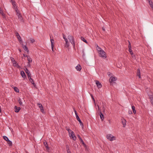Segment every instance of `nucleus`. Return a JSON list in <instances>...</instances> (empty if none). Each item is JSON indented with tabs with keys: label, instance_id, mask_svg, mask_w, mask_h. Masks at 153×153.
I'll list each match as a JSON object with an SVG mask.
<instances>
[{
	"label": "nucleus",
	"instance_id": "f257e3e1",
	"mask_svg": "<svg viewBox=\"0 0 153 153\" xmlns=\"http://www.w3.org/2000/svg\"><path fill=\"white\" fill-rule=\"evenodd\" d=\"M68 39L73 46L74 49L75 48V43L74 37L71 35H69L68 36Z\"/></svg>",
	"mask_w": 153,
	"mask_h": 153
},
{
	"label": "nucleus",
	"instance_id": "f03ea898",
	"mask_svg": "<svg viewBox=\"0 0 153 153\" xmlns=\"http://www.w3.org/2000/svg\"><path fill=\"white\" fill-rule=\"evenodd\" d=\"M99 56L102 57L104 59H105L106 58L107 56L105 52L103 50L99 52Z\"/></svg>",
	"mask_w": 153,
	"mask_h": 153
},
{
	"label": "nucleus",
	"instance_id": "7ed1b4c3",
	"mask_svg": "<svg viewBox=\"0 0 153 153\" xmlns=\"http://www.w3.org/2000/svg\"><path fill=\"white\" fill-rule=\"evenodd\" d=\"M106 138L109 140L112 141L115 140L116 138L111 134H108L106 135Z\"/></svg>",
	"mask_w": 153,
	"mask_h": 153
},
{
	"label": "nucleus",
	"instance_id": "20e7f679",
	"mask_svg": "<svg viewBox=\"0 0 153 153\" xmlns=\"http://www.w3.org/2000/svg\"><path fill=\"white\" fill-rule=\"evenodd\" d=\"M98 108V112H99V115L100 116V118L101 119L102 121H103L104 119V117L103 115V114L101 112V111L100 109V108L99 106L98 105H97Z\"/></svg>",
	"mask_w": 153,
	"mask_h": 153
},
{
	"label": "nucleus",
	"instance_id": "39448f33",
	"mask_svg": "<svg viewBox=\"0 0 153 153\" xmlns=\"http://www.w3.org/2000/svg\"><path fill=\"white\" fill-rule=\"evenodd\" d=\"M15 34L19 41L20 42L21 44H22L23 43V41L22 40L21 37L20 36L19 34L17 32H16L15 33Z\"/></svg>",
	"mask_w": 153,
	"mask_h": 153
},
{
	"label": "nucleus",
	"instance_id": "423d86ee",
	"mask_svg": "<svg viewBox=\"0 0 153 153\" xmlns=\"http://www.w3.org/2000/svg\"><path fill=\"white\" fill-rule=\"evenodd\" d=\"M117 79L116 77L111 76L110 77L109 81L110 83H114V82L117 80Z\"/></svg>",
	"mask_w": 153,
	"mask_h": 153
},
{
	"label": "nucleus",
	"instance_id": "0eeeda50",
	"mask_svg": "<svg viewBox=\"0 0 153 153\" xmlns=\"http://www.w3.org/2000/svg\"><path fill=\"white\" fill-rule=\"evenodd\" d=\"M18 17V19L21 22H24V21L21 14L19 13L16 14Z\"/></svg>",
	"mask_w": 153,
	"mask_h": 153
},
{
	"label": "nucleus",
	"instance_id": "6e6552de",
	"mask_svg": "<svg viewBox=\"0 0 153 153\" xmlns=\"http://www.w3.org/2000/svg\"><path fill=\"white\" fill-rule=\"evenodd\" d=\"M26 57L27 58V60L28 61L27 65L29 66H30V63L32 62V59L30 57V56L28 55L26 56Z\"/></svg>",
	"mask_w": 153,
	"mask_h": 153
},
{
	"label": "nucleus",
	"instance_id": "1a4fd4ad",
	"mask_svg": "<svg viewBox=\"0 0 153 153\" xmlns=\"http://www.w3.org/2000/svg\"><path fill=\"white\" fill-rule=\"evenodd\" d=\"M95 82L98 88H100L102 87V85L99 81L96 80L95 81Z\"/></svg>",
	"mask_w": 153,
	"mask_h": 153
},
{
	"label": "nucleus",
	"instance_id": "9d476101",
	"mask_svg": "<svg viewBox=\"0 0 153 153\" xmlns=\"http://www.w3.org/2000/svg\"><path fill=\"white\" fill-rule=\"evenodd\" d=\"M44 144L45 147L46 148V150L48 152H49L50 151V148L48 146V145L47 142L45 141L44 142Z\"/></svg>",
	"mask_w": 153,
	"mask_h": 153
},
{
	"label": "nucleus",
	"instance_id": "9b49d317",
	"mask_svg": "<svg viewBox=\"0 0 153 153\" xmlns=\"http://www.w3.org/2000/svg\"><path fill=\"white\" fill-rule=\"evenodd\" d=\"M21 44L22 45V47L23 48L24 50L25 51H26L28 53L29 50L28 49L27 47V46L26 45H23V43Z\"/></svg>",
	"mask_w": 153,
	"mask_h": 153
},
{
	"label": "nucleus",
	"instance_id": "f8f14e48",
	"mask_svg": "<svg viewBox=\"0 0 153 153\" xmlns=\"http://www.w3.org/2000/svg\"><path fill=\"white\" fill-rule=\"evenodd\" d=\"M29 80L31 83L34 85L35 86L36 85L34 82V81L33 79H32L31 77V76H30V77H28Z\"/></svg>",
	"mask_w": 153,
	"mask_h": 153
},
{
	"label": "nucleus",
	"instance_id": "ddd939ff",
	"mask_svg": "<svg viewBox=\"0 0 153 153\" xmlns=\"http://www.w3.org/2000/svg\"><path fill=\"white\" fill-rule=\"evenodd\" d=\"M25 70L26 73L28 76V77H30V76H31V74L30 73L29 71L26 68L25 69Z\"/></svg>",
	"mask_w": 153,
	"mask_h": 153
},
{
	"label": "nucleus",
	"instance_id": "4468645a",
	"mask_svg": "<svg viewBox=\"0 0 153 153\" xmlns=\"http://www.w3.org/2000/svg\"><path fill=\"white\" fill-rule=\"evenodd\" d=\"M72 133L71 134V135H69L70 137H71V136L72 137V138L74 140H76V137L75 136V135L74 134V132L73 131H72Z\"/></svg>",
	"mask_w": 153,
	"mask_h": 153
},
{
	"label": "nucleus",
	"instance_id": "2eb2a0df",
	"mask_svg": "<svg viewBox=\"0 0 153 153\" xmlns=\"http://www.w3.org/2000/svg\"><path fill=\"white\" fill-rule=\"evenodd\" d=\"M14 108L15 109V111L16 113L19 112L21 109L20 107H17L16 106H15Z\"/></svg>",
	"mask_w": 153,
	"mask_h": 153
},
{
	"label": "nucleus",
	"instance_id": "dca6fc26",
	"mask_svg": "<svg viewBox=\"0 0 153 153\" xmlns=\"http://www.w3.org/2000/svg\"><path fill=\"white\" fill-rule=\"evenodd\" d=\"M137 76H138L139 78H140V68H138L137 72Z\"/></svg>",
	"mask_w": 153,
	"mask_h": 153
},
{
	"label": "nucleus",
	"instance_id": "f3484780",
	"mask_svg": "<svg viewBox=\"0 0 153 153\" xmlns=\"http://www.w3.org/2000/svg\"><path fill=\"white\" fill-rule=\"evenodd\" d=\"M122 120V123L123 125V127H125L126 123V120L124 119H121Z\"/></svg>",
	"mask_w": 153,
	"mask_h": 153
},
{
	"label": "nucleus",
	"instance_id": "a211bd4d",
	"mask_svg": "<svg viewBox=\"0 0 153 153\" xmlns=\"http://www.w3.org/2000/svg\"><path fill=\"white\" fill-rule=\"evenodd\" d=\"M96 49L98 53L99 52H100L101 51L103 50L97 44L96 45Z\"/></svg>",
	"mask_w": 153,
	"mask_h": 153
},
{
	"label": "nucleus",
	"instance_id": "6ab92c4d",
	"mask_svg": "<svg viewBox=\"0 0 153 153\" xmlns=\"http://www.w3.org/2000/svg\"><path fill=\"white\" fill-rule=\"evenodd\" d=\"M77 71H80L81 69V67L80 65H78L76 68Z\"/></svg>",
	"mask_w": 153,
	"mask_h": 153
},
{
	"label": "nucleus",
	"instance_id": "aec40b11",
	"mask_svg": "<svg viewBox=\"0 0 153 153\" xmlns=\"http://www.w3.org/2000/svg\"><path fill=\"white\" fill-rule=\"evenodd\" d=\"M21 75L23 78H25L26 77L25 73L23 71H21Z\"/></svg>",
	"mask_w": 153,
	"mask_h": 153
},
{
	"label": "nucleus",
	"instance_id": "412c9836",
	"mask_svg": "<svg viewBox=\"0 0 153 153\" xmlns=\"http://www.w3.org/2000/svg\"><path fill=\"white\" fill-rule=\"evenodd\" d=\"M66 147L67 152V153H71V152L70 150V149L69 148V146L68 145H66Z\"/></svg>",
	"mask_w": 153,
	"mask_h": 153
},
{
	"label": "nucleus",
	"instance_id": "4be33fe9",
	"mask_svg": "<svg viewBox=\"0 0 153 153\" xmlns=\"http://www.w3.org/2000/svg\"><path fill=\"white\" fill-rule=\"evenodd\" d=\"M66 129L68 131V132L69 133V135H70L71 133V134L72 133V131H71L69 128L66 127Z\"/></svg>",
	"mask_w": 153,
	"mask_h": 153
},
{
	"label": "nucleus",
	"instance_id": "5701e85b",
	"mask_svg": "<svg viewBox=\"0 0 153 153\" xmlns=\"http://www.w3.org/2000/svg\"><path fill=\"white\" fill-rule=\"evenodd\" d=\"M65 42V47L67 48H68L69 47V43L68 42V41H66Z\"/></svg>",
	"mask_w": 153,
	"mask_h": 153
},
{
	"label": "nucleus",
	"instance_id": "b1692460",
	"mask_svg": "<svg viewBox=\"0 0 153 153\" xmlns=\"http://www.w3.org/2000/svg\"><path fill=\"white\" fill-rule=\"evenodd\" d=\"M131 108L132 109V111H133L134 113V114H136V112L135 110V107L134 105H132L131 106Z\"/></svg>",
	"mask_w": 153,
	"mask_h": 153
},
{
	"label": "nucleus",
	"instance_id": "393cba45",
	"mask_svg": "<svg viewBox=\"0 0 153 153\" xmlns=\"http://www.w3.org/2000/svg\"><path fill=\"white\" fill-rule=\"evenodd\" d=\"M7 144H8L9 146H11L12 145V142L10 140H7Z\"/></svg>",
	"mask_w": 153,
	"mask_h": 153
},
{
	"label": "nucleus",
	"instance_id": "a878e982",
	"mask_svg": "<svg viewBox=\"0 0 153 153\" xmlns=\"http://www.w3.org/2000/svg\"><path fill=\"white\" fill-rule=\"evenodd\" d=\"M150 102L152 105H153V97L152 96L150 97Z\"/></svg>",
	"mask_w": 153,
	"mask_h": 153
},
{
	"label": "nucleus",
	"instance_id": "bb28decb",
	"mask_svg": "<svg viewBox=\"0 0 153 153\" xmlns=\"http://www.w3.org/2000/svg\"><path fill=\"white\" fill-rule=\"evenodd\" d=\"M51 46H54V40L53 39H51Z\"/></svg>",
	"mask_w": 153,
	"mask_h": 153
},
{
	"label": "nucleus",
	"instance_id": "cd10ccee",
	"mask_svg": "<svg viewBox=\"0 0 153 153\" xmlns=\"http://www.w3.org/2000/svg\"><path fill=\"white\" fill-rule=\"evenodd\" d=\"M3 137L4 140H6V141H7V140H9L8 138L6 136H3Z\"/></svg>",
	"mask_w": 153,
	"mask_h": 153
},
{
	"label": "nucleus",
	"instance_id": "c85d7f7f",
	"mask_svg": "<svg viewBox=\"0 0 153 153\" xmlns=\"http://www.w3.org/2000/svg\"><path fill=\"white\" fill-rule=\"evenodd\" d=\"M81 39L84 42H85L86 43H88V42L84 37H81Z\"/></svg>",
	"mask_w": 153,
	"mask_h": 153
},
{
	"label": "nucleus",
	"instance_id": "c756f323",
	"mask_svg": "<svg viewBox=\"0 0 153 153\" xmlns=\"http://www.w3.org/2000/svg\"><path fill=\"white\" fill-rule=\"evenodd\" d=\"M14 90L15 91H16V92H19V90L17 87H15L14 88Z\"/></svg>",
	"mask_w": 153,
	"mask_h": 153
},
{
	"label": "nucleus",
	"instance_id": "7c9ffc66",
	"mask_svg": "<svg viewBox=\"0 0 153 153\" xmlns=\"http://www.w3.org/2000/svg\"><path fill=\"white\" fill-rule=\"evenodd\" d=\"M37 105H39V108L40 109L43 108V107L41 104L38 103Z\"/></svg>",
	"mask_w": 153,
	"mask_h": 153
},
{
	"label": "nucleus",
	"instance_id": "2f4dec72",
	"mask_svg": "<svg viewBox=\"0 0 153 153\" xmlns=\"http://www.w3.org/2000/svg\"><path fill=\"white\" fill-rule=\"evenodd\" d=\"M13 64H14L15 66L16 67H17L18 68H19L20 67L19 65L16 63V61L15 62H13Z\"/></svg>",
	"mask_w": 153,
	"mask_h": 153
},
{
	"label": "nucleus",
	"instance_id": "473e14b6",
	"mask_svg": "<svg viewBox=\"0 0 153 153\" xmlns=\"http://www.w3.org/2000/svg\"><path fill=\"white\" fill-rule=\"evenodd\" d=\"M18 101L19 103V104L20 105H22V100H21V99L19 98L18 100Z\"/></svg>",
	"mask_w": 153,
	"mask_h": 153
},
{
	"label": "nucleus",
	"instance_id": "72a5a7b5",
	"mask_svg": "<svg viewBox=\"0 0 153 153\" xmlns=\"http://www.w3.org/2000/svg\"><path fill=\"white\" fill-rule=\"evenodd\" d=\"M0 14L4 18H6L5 15L3 13V12H2V13L1 12V13H0Z\"/></svg>",
	"mask_w": 153,
	"mask_h": 153
},
{
	"label": "nucleus",
	"instance_id": "f704fd0d",
	"mask_svg": "<svg viewBox=\"0 0 153 153\" xmlns=\"http://www.w3.org/2000/svg\"><path fill=\"white\" fill-rule=\"evenodd\" d=\"M78 121L79 122V123L80 124V125L82 126V128H83L84 127L83 124L82 123L81 121V120H79Z\"/></svg>",
	"mask_w": 153,
	"mask_h": 153
},
{
	"label": "nucleus",
	"instance_id": "c9c22d12",
	"mask_svg": "<svg viewBox=\"0 0 153 153\" xmlns=\"http://www.w3.org/2000/svg\"><path fill=\"white\" fill-rule=\"evenodd\" d=\"M80 141H81V143H82V144L85 147L86 146V145L85 144V143L82 140Z\"/></svg>",
	"mask_w": 153,
	"mask_h": 153
},
{
	"label": "nucleus",
	"instance_id": "e433bc0d",
	"mask_svg": "<svg viewBox=\"0 0 153 153\" xmlns=\"http://www.w3.org/2000/svg\"><path fill=\"white\" fill-rule=\"evenodd\" d=\"M129 45H128V48H129V49H128V51H131V44H130V42H129Z\"/></svg>",
	"mask_w": 153,
	"mask_h": 153
},
{
	"label": "nucleus",
	"instance_id": "4c0bfd02",
	"mask_svg": "<svg viewBox=\"0 0 153 153\" xmlns=\"http://www.w3.org/2000/svg\"><path fill=\"white\" fill-rule=\"evenodd\" d=\"M63 37L65 41H68V39L66 37L65 35L63 36Z\"/></svg>",
	"mask_w": 153,
	"mask_h": 153
},
{
	"label": "nucleus",
	"instance_id": "58836bf2",
	"mask_svg": "<svg viewBox=\"0 0 153 153\" xmlns=\"http://www.w3.org/2000/svg\"><path fill=\"white\" fill-rule=\"evenodd\" d=\"M30 41L31 43H33L34 42H35V40L31 38L30 39Z\"/></svg>",
	"mask_w": 153,
	"mask_h": 153
},
{
	"label": "nucleus",
	"instance_id": "ea45409f",
	"mask_svg": "<svg viewBox=\"0 0 153 153\" xmlns=\"http://www.w3.org/2000/svg\"><path fill=\"white\" fill-rule=\"evenodd\" d=\"M76 119L78 121L79 120H80L78 115H76Z\"/></svg>",
	"mask_w": 153,
	"mask_h": 153
},
{
	"label": "nucleus",
	"instance_id": "a19ab883",
	"mask_svg": "<svg viewBox=\"0 0 153 153\" xmlns=\"http://www.w3.org/2000/svg\"><path fill=\"white\" fill-rule=\"evenodd\" d=\"M15 11L16 13V14H17L18 13H20L19 10H18V9L17 7H16L15 9Z\"/></svg>",
	"mask_w": 153,
	"mask_h": 153
},
{
	"label": "nucleus",
	"instance_id": "79ce46f5",
	"mask_svg": "<svg viewBox=\"0 0 153 153\" xmlns=\"http://www.w3.org/2000/svg\"><path fill=\"white\" fill-rule=\"evenodd\" d=\"M90 96H91V98H92V100H93V101L95 102V99H94V98L93 96V95H92V94H90Z\"/></svg>",
	"mask_w": 153,
	"mask_h": 153
},
{
	"label": "nucleus",
	"instance_id": "37998d69",
	"mask_svg": "<svg viewBox=\"0 0 153 153\" xmlns=\"http://www.w3.org/2000/svg\"><path fill=\"white\" fill-rule=\"evenodd\" d=\"M77 136L80 141L82 140L79 135H77Z\"/></svg>",
	"mask_w": 153,
	"mask_h": 153
},
{
	"label": "nucleus",
	"instance_id": "c03bdc74",
	"mask_svg": "<svg viewBox=\"0 0 153 153\" xmlns=\"http://www.w3.org/2000/svg\"><path fill=\"white\" fill-rule=\"evenodd\" d=\"M15 3V2L14 1H12V5L14 7L16 6Z\"/></svg>",
	"mask_w": 153,
	"mask_h": 153
},
{
	"label": "nucleus",
	"instance_id": "a18cd8bd",
	"mask_svg": "<svg viewBox=\"0 0 153 153\" xmlns=\"http://www.w3.org/2000/svg\"><path fill=\"white\" fill-rule=\"evenodd\" d=\"M128 113L129 114H132V111L131 110H129L128 111Z\"/></svg>",
	"mask_w": 153,
	"mask_h": 153
},
{
	"label": "nucleus",
	"instance_id": "49530a36",
	"mask_svg": "<svg viewBox=\"0 0 153 153\" xmlns=\"http://www.w3.org/2000/svg\"><path fill=\"white\" fill-rule=\"evenodd\" d=\"M128 51L130 52V54L131 55H133L134 54L133 53L131 49V51Z\"/></svg>",
	"mask_w": 153,
	"mask_h": 153
},
{
	"label": "nucleus",
	"instance_id": "de8ad7c7",
	"mask_svg": "<svg viewBox=\"0 0 153 153\" xmlns=\"http://www.w3.org/2000/svg\"><path fill=\"white\" fill-rule=\"evenodd\" d=\"M82 52L83 53L82 55V56L84 57L85 56V53H84V50H83L82 51Z\"/></svg>",
	"mask_w": 153,
	"mask_h": 153
},
{
	"label": "nucleus",
	"instance_id": "09e8293b",
	"mask_svg": "<svg viewBox=\"0 0 153 153\" xmlns=\"http://www.w3.org/2000/svg\"><path fill=\"white\" fill-rule=\"evenodd\" d=\"M11 60L12 61V62H15L16 61H15L14 58L12 57L11 58Z\"/></svg>",
	"mask_w": 153,
	"mask_h": 153
},
{
	"label": "nucleus",
	"instance_id": "8fccbe9b",
	"mask_svg": "<svg viewBox=\"0 0 153 153\" xmlns=\"http://www.w3.org/2000/svg\"><path fill=\"white\" fill-rule=\"evenodd\" d=\"M41 110V112L42 113H43L44 112V109H43V108H42V109H40Z\"/></svg>",
	"mask_w": 153,
	"mask_h": 153
},
{
	"label": "nucleus",
	"instance_id": "3c124183",
	"mask_svg": "<svg viewBox=\"0 0 153 153\" xmlns=\"http://www.w3.org/2000/svg\"><path fill=\"white\" fill-rule=\"evenodd\" d=\"M74 112L75 113V114L76 115H78L77 114V112L75 110H74Z\"/></svg>",
	"mask_w": 153,
	"mask_h": 153
},
{
	"label": "nucleus",
	"instance_id": "603ef678",
	"mask_svg": "<svg viewBox=\"0 0 153 153\" xmlns=\"http://www.w3.org/2000/svg\"><path fill=\"white\" fill-rule=\"evenodd\" d=\"M54 47V46H51V49H52V51H53Z\"/></svg>",
	"mask_w": 153,
	"mask_h": 153
},
{
	"label": "nucleus",
	"instance_id": "864d4df0",
	"mask_svg": "<svg viewBox=\"0 0 153 153\" xmlns=\"http://www.w3.org/2000/svg\"><path fill=\"white\" fill-rule=\"evenodd\" d=\"M132 57L134 58V59L135 58V57L134 55L133 54V55H131Z\"/></svg>",
	"mask_w": 153,
	"mask_h": 153
},
{
	"label": "nucleus",
	"instance_id": "5fc2aeb1",
	"mask_svg": "<svg viewBox=\"0 0 153 153\" xmlns=\"http://www.w3.org/2000/svg\"><path fill=\"white\" fill-rule=\"evenodd\" d=\"M18 50H19V51L20 52H21V50L19 48L18 49Z\"/></svg>",
	"mask_w": 153,
	"mask_h": 153
},
{
	"label": "nucleus",
	"instance_id": "6e6d98bb",
	"mask_svg": "<svg viewBox=\"0 0 153 153\" xmlns=\"http://www.w3.org/2000/svg\"><path fill=\"white\" fill-rule=\"evenodd\" d=\"M110 72H108V75H110Z\"/></svg>",
	"mask_w": 153,
	"mask_h": 153
},
{
	"label": "nucleus",
	"instance_id": "4d7b16f0",
	"mask_svg": "<svg viewBox=\"0 0 153 153\" xmlns=\"http://www.w3.org/2000/svg\"><path fill=\"white\" fill-rule=\"evenodd\" d=\"M23 55L25 57H26V55H25V54H23Z\"/></svg>",
	"mask_w": 153,
	"mask_h": 153
},
{
	"label": "nucleus",
	"instance_id": "13d9d810",
	"mask_svg": "<svg viewBox=\"0 0 153 153\" xmlns=\"http://www.w3.org/2000/svg\"><path fill=\"white\" fill-rule=\"evenodd\" d=\"M102 30H103V31H105V28L103 27H102Z\"/></svg>",
	"mask_w": 153,
	"mask_h": 153
},
{
	"label": "nucleus",
	"instance_id": "bf43d9fd",
	"mask_svg": "<svg viewBox=\"0 0 153 153\" xmlns=\"http://www.w3.org/2000/svg\"><path fill=\"white\" fill-rule=\"evenodd\" d=\"M11 2H12V1H14V0H11Z\"/></svg>",
	"mask_w": 153,
	"mask_h": 153
}]
</instances>
